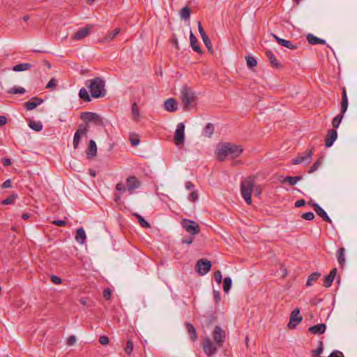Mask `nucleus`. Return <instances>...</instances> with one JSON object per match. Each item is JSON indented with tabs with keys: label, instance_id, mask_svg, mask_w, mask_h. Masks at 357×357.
Returning a JSON list of instances; mask_svg holds the SVG:
<instances>
[{
	"label": "nucleus",
	"instance_id": "obj_61",
	"mask_svg": "<svg viewBox=\"0 0 357 357\" xmlns=\"http://www.w3.org/2000/svg\"><path fill=\"white\" fill-rule=\"evenodd\" d=\"M12 186V182L10 179L5 181L2 185L3 188H8Z\"/></svg>",
	"mask_w": 357,
	"mask_h": 357
},
{
	"label": "nucleus",
	"instance_id": "obj_28",
	"mask_svg": "<svg viewBox=\"0 0 357 357\" xmlns=\"http://www.w3.org/2000/svg\"><path fill=\"white\" fill-rule=\"evenodd\" d=\"M86 238V236L84 229L82 227L77 229L75 234L76 241L80 244H83L85 242Z\"/></svg>",
	"mask_w": 357,
	"mask_h": 357
},
{
	"label": "nucleus",
	"instance_id": "obj_40",
	"mask_svg": "<svg viewBox=\"0 0 357 357\" xmlns=\"http://www.w3.org/2000/svg\"><path fill=\"white\" fill-rule=\"evenodd\" d=\"M231 278L229 277H226L223 280V291L227 294L231 287Z\"/></svg>",
	"mask_w": 357,
	"mask_h": 357
},
{
	"label": "nucleus",
	"instance_id": "obj_32",
	"mask_svg": "<svg viewBox=\"0 0 357 357\" xmlns=\"http://www.w3.org/2000/svg\"><path fill=\"white\" fill-rule=\"evenodd\" d=\"M337 257L339 264L342 267L345 263V249L344 248L338 249Z\"/></svg>",
	"mask_w": 357,
	"mask_h": 357
},
{
	"label": "nucleus",
	"instance_id": "obj_1",
	"mask_svg": "<svg viewBox=\"0 0 357 357\" xmlns=\"http://www.w3.org/2000/svg\"><path fill=\"white\" fill-rule=\"evenodd\" d=\"M242 152L243 149L240 146L229 142L219 145L216 149L217 158L220 161L225 160L228 155H231L232 158H236L239 156Z\"/></svg>",
	"mask_w": 357,
	"mask_h": 357
},
{
	"label": "nucleus",
	"instance_id": "obj_54",
	"mask_svg": "<svg viewBox=\"0 0 357 357\" xmlns=\"http://www.w3.org/2000/svg\"><path fill=\"white\" fill-rule=\"evenodd\" d=\"M102 295H103V297L106 299V300H109L111 298V295H112V291L109 288H106L103 290V292H102Z\"/></svg>",
	"mask_w": 357,
	"mask_h": 357
},
{
	"label": "nucleus",
	"instance_id": "obj_48",
	"mask_svg": "<svg viewBox=\"0 0 357 357\" xmlns=\"http://www.w3.org/2000/svg\"><path fill=\"white\" fill-rule=\"evenodd\" d=\"M120 33V29H115L112 31L109 32L107 35L109 40H113Z\"/></svg>",
	"mask_w": 357,
	"mask_h": 357
},
{
	"label": "nucleus",
	"instance_id": "obj_35",
	"mask_svg": "<svg viewBox=\"0 0 357 357\" xmlns=\"http://www.w3.org/2000/svg\"><path fill=\"white\" fill-rule=\"evenodd\" d=\"M29 126L36 132H40L43 130V124L40 121L31 120L29 122Z\"/></svg>",
	"mask_w": 357,
	"mask_h": 357
},
{
	"label": "nucleus",
	"instance_id": "obj_60",
	"mask_svg": "<svg viewBox=\"0 0 357 357\" xmlns=\"http://www.w3.org/2000/svg\"><path fill=\"white\" fill-rule=\"evenodd\" d=\"M213 297L215 303H218L220 300V294L218 291L213 290Z\"/></svg>",
	"mask_w": 357,
	"mask_h": 357
},
{
	"label": "nucleus",
	"instance_id": "obj_26",
	"mask_svg": "<svg viewBox=\"0 0 357 357\" xmlns=\"http://www.w3.org/2000/svg\"><path fill=\"white\" fill-rule=\"evenodd\" d=\"M185 328L188 331L190 340L192 342L196 341L198 339V335L194 326L190 323H186Z\"/></svg>",
	"mask_w": 357,
	"mask_h": 357
},
{
	"label": "nucleus",
	"instance_id": "obj_53",
	"mask_svg": "<svg viewBox=\"0 0 357 357\" xmlns=\"http://www.w3.org/2000/svg\"><path fill=\"white\" fill-rule=\"evenodd\" d=\"M116 190L121 192H125L127 190L126 185L122 183H119L116 185Z\"/></svg>",
	"mask_w": 357,
	"mask_h": 357
},
{
	"label": "nucleus",
	"instance_id": "obj_20",
	"mask_svg": "<svg viewBox=\"0 0 357 357\" xmlns=\"http://www.w3.org/2000/svg\"><path fill=\"white\" fill-rule=\"evenodd\" d=\"M272 36L279 45L284 46L287 48H289L290 50H296L297 48V45L293 44L291 41L280 38L275 34H272Z\"/></svg>",
	"mask_w": 357,
	"mask_h": 357
},
{
	"label": "nucleus",
	"instance_id": "obj_56",
	"mask_svg": "<svg viewBox=\"0 0 357 357\" xmlns=\"http://www.w3.org/2000/svg\"><path fill=\"white\" fill-rule=\"evenodd\" d=\"M99 342L102 345H107L109 343V338L105 335L100 336L99 338Z\"/></svg>",
	"mask_w": 357,
	"mask_h": 357
},
{
	"label": "nucleus",
	"instance_id": "obj_7",
	"mask_svg": "<svg viewBox=\"0 0 357 357\" xmlns=\"http://www.w3.org/2000/svg\"><path fill=\"white\" fill-rule=\"evenodd\" d=\"M80 117L86 123L92 122L97 126L103 125L102 118L96 113L84 112L81 114Z\"/></svg>",
	"mask_w": 357,
	"mask_h": 357
},
{
	"label": "nucleus",
	"instance_id": "obj_27",
	"mask_svg": "<svg viewBox=\"0 0 357 357\" xmlns=\"http://www.w3.org/2000/svg\"><path fill=\"white\" fill-rule=\"evenodd\" d=\"M97 153V146L93 140H90L89 143V147L87 151V158H91L96 155Z\"/></svg>",
	"mask_w": 357,
	"mask_h": 357
},
{
	"label": "nucleus",
	"instance_id": "obj_63",
	"mask_svg": "<svg viewBox=\"0 0 357 357\" xmlns=\"http://www.w3.org/2000/svg\"><path fill=\"white\" fill-rule=\"evenodd\" d=\"M2 164L5 166V167H8V166H10V164H11V161L9 158H3L2 159Z\"/></svg>",
	"mask_w": 357,
	"mask_h": 357
},
{
	"label": "nucleus",
	"instance_id": "obj_43",
	"mask_svg": "<svg viewBox=\"0 0 357 357\" xmlns=\"http://www.w3.org/2000/svg\"><path fill=\"white\" fill-rule=\"evenodd\" d=\"M245 60L247 63V66L250 68H252L253 67H255L257 64V60L255 58L251 56H246Z\"/></svg>",
	"mask_w": 357,
	"mask_h": 357
},
{
	"label": "nucleus",
	"instance_id": "obj_17",
	"mask_svg": "<svg viewBox=\"0 0 357 357\" xmlns=\"http://www.w3.org/2000/svg\"><path fill=\"white\" fill-rule=\"evenodd\" d=\"M198 30H199V32L200 33V36L202 38V40L205 45V46L206 47V48L208 49V50L209 52H213V46H212L211 39L208 37V36L205 33L204 28L200 22H198Z\"/></svg>",
	"mask_w": 357,
	"mask_h": 357
},
{
	"label": "nucleus",
	"instance_id": "obj_22",
	"mask_svg": "<svg viewBox=\"0 0 357 357\" xmlns=\"http://www.w3.org/2000/svg\"><path fill=\"white\" fill-rule=\"evenodd\" d=\"M165 109L169 112H173L177 110V102L174 98H169L164 102Z\"/></svg>",
	"mask_w": 357,
	"mask_h": 357
},
{
	"label": "nucleus",
	"instance_id": "obj_18",
	"mask_svg": "<svg viewBox=\"0 0 357 357\" xmlns=\"http://www.w3.org/2000/svg\"><path fill=\"white\" fill-rule=\"evenodd\" d=\"M312 207L316 213L323 218V220L329 224L332 223L331 219L328 217L326 212L317 203L312 204Z\"/></svg>",
	"mask_w": 357,
	"mask_h": 357
},
{
	"label": "nucleus",
	"instance_id": "obj_8",
	"mask_svg": "<svg viewBox=\"0 0 357 357\" xmlns=\"http://www.w3.org/2000/svg\"><path fill=\"white\" fill-rule=\"evenodd\" d=\"M312 154V150L307 149L305 151V152L298 154L295 158H294L292 160V164L298 165L303 163L307 165L311 162Z\"/></svg>",
	"mask_w": 357,
	"mask_h": 357
},
{
	"label": "nucleus",
	"instance_id": "obj_38",
	"mask_svg": "<svg viewBox=\"0 0 357 357\" xmlns=\"http://www.w3.org/2000/svg\"><path fill=\"white\" fill-rule=\"evenodd\" d=\"M324 351V343L322 341H319L318 344V347L316 349H313L311 351V355L313 357H317L320 356Z\"/></svg>",
	"mask_w": 357,
	"mask_h": 357
},
{
	"label": "nucleus",
	"instance_id": "obj_4",
	"mask_svg": "<svg viewBox=\"0 0 357 357\" xmlns=\"http://www.w3.org/2000/svg\"><path fill=\"white\" fill-rule=\"evenodd\" d=\"M255 185V177L248 176L241 183V194L245 202L250 205L252 204V193Z\"/></svg>",
	"mask_w": 357,
	"mask_h": 357
},
{
	"label": "nucleus",
	"instance_id": "obj_41",
	"mask_svg": "<svg viewBox=\"0 0 357 357\" xmlns=\"http://www.w3.org/2000/svg\"><path fill=\"white\" fill-rule=\"evenodd\" d=\"M79 96L81 99L86 102H90L91 100L90 96L89 95V93L85 88H82L79 90Z\"/></svg>",
	"mask_w": 357,
	"mask_h": 357
},
{
	"label": "nucleus",
	"instance_id": "obj_13",
	"mask_svg": "<svg viewBox=\"0 0 357 357\" xmlns=\"http://www.w3.org/2000/svg\"><path fill=\"white\" fill-rule=\"evenodd\" d=\"M88 132V128L81 124L79 126L77 131L75 132L73 137V148L75 149L78 148L79 144L80 142L81 138L86 135Z\"/></svg>",
	"mask_w": 357,
	"mask_h": 357
},
{
	"label": "nucleus",
	"instance_id": "obj_44",
	"mask_svg": "<svg viewBox=\"0 0 357 357\" xmlns=\"http://www.w3.org/2000/svg\"><path fill=\"white\" fill-rule=\"evenodd\" d=\"M17 198V195L13 193L9 197H8L6 199H3L2 201V204L4 205H8L12 204L14 203V201Z\"/></svg>",
	"mask_w": 357,
	"mask_h": 357
},
{
	"label": "nucleus",
	"instance_id": "obj_64",
	"mask_svg": "<svg viewBox=\"0 0 357 357\" xmlns=\"http://www.w3.org/2000/svg\"><path fill=\"white\" fill-rule=\"evenodd\" d=\"M130 143L132 146H135L139 144V139L137 137V138H131Z\"/></svg>",
	"mask_w": 357,
	"mask_h": 357
},
{
	"label": "nucleus",
	"instance_id": "obj_14",
	"mask_svg": "<svg viewBox=\"0 0 357 357\" xmlns=\"http://www.w3.org/2000/svg\"><path fill=\"white\" fill-rule=\"evenodd\" d=\"M185 125L183 123H178L175 131L174 141L176 145L183 144L185 139Z\"/></svg>",
	"mask_w": 357,
	"mask_h": 357
},
{
	"label": "nucleus",
	"instance_id": "obj_42",
	"mask_svg": "<svg viewBox=\"0 0 357 357\" xmlns=\"http://www.w3.org/2000/svg\"><path fill=\"white\" fill-rule=\"evenodd\" d=\"M191 10L189 7L185 6L181 10L180 15L181 19L188 20L190 17Z\"/></svg>",
	"mask_w": 357,
	"mask_h": 357
},
{
	"label": "nucleus",
	"instance_id": "obj_37",
	"mask_svg": "<svg viewBox=\"0 0 357 357\" xmlns=\"http://www.w3.org/2000/svg\"><path fill=\"white\" fill-rule=\"evenodd\" d=\"M320 275L321 274L318 272H314L310 274L307 280L306 286L312 285V284L318 280Z\"/></svg>",
	"mask_w": 357,
	"mask_h": 357
},
{
	"label": "nucleus",
	"instance_id": "obj_45",
	"mask_svg": "<svg viewBox=\"0 0 357 357\" xmlns=\"http://www.w3.org/2000/svg\"><path fill=\"white\" fill-rule=\"evenodd\" d=\"M135 215L137 218L138 222L142 227L149 228L151 227L150 224L146 220H145L144 218L142 217L140 215L136 213L135 214Z\"/></svg>",
	"mask_w": 357,
	"mask_h": 357
},
{
	"label": "nucleus",
	"instance_id": "obj_62",
	"mask_svg": "<svg viewBox=\"0 0 357 357\" xmlns=\"http://www.w3.org/2000/svg\"><path fill=\"white\" fill-rule=\"evenodd\" d=\"M305 205V201L304 199H300L296 202L295 206L297 208L303 206Z\"/></svg>",
	"mask_w": 357,
	"mask_h": 357
},
{
	"label": "nucleus",
	"instance_id": "obj_34",
	"mask_svg": "<svg viewBox=\"0 0 357 357\" xmlns=\"http://www.w3.org/2000/svg\"><path fill=\"white\" fill-rule=\"evenodd\" d=\"M31 68V65L29 63H22L15 66L13 70L15 72H20L29 70Z\"/></svg>",
	"mask_w": 357,
	"mask_h": 357
},
{
	"label": "nucleus",
	"instance_id": "obj_23",
	"mask_svg": "<svg viewBox=\"0 0 357 357\" xmlns=\"http://www.w3.org/2000/svg\"><path fill=\"white\" fill-rule=\"evenodd\" d=\"M266 56L273 67L275 68H280L282 67L281 63L277 60L275 56L271 51H266Z\"/></svg>",
	"mask_w": 357,
	"mask_h": 357
},
{
	"label": "nucleus",
	"instance_id": "obj_58",
	"mask_svg": "<svg viewBox=\"0 0 357 357\" xmlns=\"http://www.w3.org/2000/svg\"><path fill=\"white\" fill-rule=\"evenodd\" d=\"M76 342V338L74 335H70L67 340V344L68 346L73 345Z\"/></svg>",
	"mask_w": 357,
	"mask_h": 357
},
{
	"label": "nucleus",
	"instance_id": "obj_16",
	"mask_svg": "<svg viewBox=\"0 0 357 357\" xmlns=\"http://www.w3.org/2000/svg\"><path fill=\"white\" fill-rule=\"evenodd\" d=\"M302 317L300 316L299 309H294L290 314V320L288 324L289 328H294L302 321Z\"/></svg>",
	"mask_w": 357,
	"mask_h": 357
},
{
	"label": "nucleus",
	"instance_id": "obj_33",
	"mask_svg": "<svg viewBox=\"0 0 357 357\" xmlns=\"http://www.w3.org/2000/svg\"><path fill=\"white\" fill-rule=\"evenodd\" d=\"M131 112L132 115V119L135 121H139L140 119V113L139 109L138 108V106L136 102L132 103V107H131Z\"/></svg>",
	"mask_w": 357,
	"mask_h": 357
},
{
	"label": "nucleus",
	"instance_id": "obj_12",
	"mask_svg": "<svg viewBox=\"0 0 357 357\" xmlns=\"http://www.w3.org/2000/svg\"><path fill=\"white\" fill-rule=\"evenodd\" d=\"M211 263L207 259H199L196 264V271L200 275H204L211 269Z\"/></svg>",
	"mask_w": 357,
	"mask_h": 357
},
{
	"label": "nucleus",
	"instance_id": "obj_31",
	"mask_svg": "<svg viewBox=\"0 0 357 357\" xmlns=\"http://www.w3.org/2000/svg\"><path fill=\"white\" fill-rule=\"evenodd\" d=\"M303 176H286L281 182L284 183L287 182L290 185H294L299 181L302 180Z\"/></svg>",
	"mask_w": 357,
	"mask_h": 357
},
{
	"label": "nucleus",
	"instance_id": "obj_57",
	"mask_svg": "<svg viewBox=\"0 0 357 357\" xmlns=\"http://www.w3.org/2000/svg\"><path fill=\"white\" fill-rule=\"evenodd\" d=\"M193 240H194V238H193V236H190L188 238H183L181 240V242L183 244L190 245V244L192 243Z\"/></svg>",
	"mask_w": 357,
	"mask_h": 357
},
{
	"label": "nucleus",
	"instance_id": "obj_21",
	"mask_svg": "<svg viewBox=\"0 0 357 357\" xmlns=\"http://www.w3.org/2000/svg\"><path fill=\"white\" fill-rule=\"evenodd\" d=\"M43 102V99L34 97L30 101L24 102V107L27 110H32Z\"/></svg>",
	"mask_w": 357,
	"mask_h": 357
},
{
	"label": "nucleus",
	"instance_id": "obj_51",
	"mask_svg": "<svg viewBox=\"0 0 357 357\" xmlns=\"http://www.w3.org/2000/svg\"><path fill=\"white\" fill-rule=\"evenodd\" d=\"M198 197H199V196H198L197 192V191H192L189 195L188 199L190 202H196L198 199Z\"/></svg>",
	"mask_w": 357,
	"mask_h": 357
},
{
	"label": "nucleus",
	"instance_id": "obj_52",
	"mask_svg": "<svg viewBox=\"0 0 357 357\" xmlns=\"http://www.w3.org/2000/svg\"><path fill=\"white\" fill-rule=\"evenodd\" d=\"M301 217L306 220H312L314 218V215L312 212H307L303 213Z\"/></svg>",
	"mask_w": 357,
	"mask_h": 357
},
{
	"label": "nucleus",
	"instance_id": "obj_55",
	"mask_svg": "<svg viewBox=\"0 0 357 357\" xmlns=\"http://www.w3.org/2000/svg\"><path fill=\"white\" fill-rule=\"evenodd\" d=\"M51 281L55 284H59L61 283L62 282V280L60 277L57 276V275H52L51 276Z\"/></svg>",
	"mask_w": 357,
	"mask_h": 357
},
{
	"label": "nucleus",
	"instance_id": "obj_5",
	"mask_svg": "<svg viewBox=\"0 0 357 357\" xmlns=\"http://www.w3.org/2000/svg\"><path fill=\"white\" fill-rule=\"evenodd\" d=\"M348 107V98L347 95L346 89L344 87L342 89V102H341V113L338 115H337L335 117L333 118L332 121V126L333 127V129L336 130L343 118L344 114L346 112Z\"/></svg>",
	"mask_w": 357,
	"mask_h": 357
},
{
	"label": "nucleus",
	"instance_id": "obj_29",
	"mask_svg": "<svg viewBox=\"0 0 357 357\" xmlns=\"http://www.w3.org/2000/svg\"><path fill=\"white\" fill-rule=\"evenodd\" d=\"M190 46L192 48V50L198 53H202V51L200 48V47L197 45V39L193 34L192 31H190Z\"/></svg>",
	"mask_w": 357,
	"mask_h": 357
},
{
	"label": "nucleus",
	"instance_id": "obj_15",
	"mask_svg": "<svg viewBox=\"0 0 357 357\" xmlns=\"http://www.w3.org/2000/svg\"><path fill=\"white\" fill-rule=\"evenodd\" d=\"M93 27V24H87L86 26L79 29L73 36V39L75 40H79L86 38L87 36L89 35Z\"/></svg>",
	"mask_w": 357,
	"mask_h": 357
},
{
	"label": "nucleus",
	"instance_id": "obj_39",
	"mask_svg": "<svg viewBox=\"0 0 357 357\" xmlns=\"http://www.w3.org/2000/svg\"><path fill=\"white\" fill-rule=\"evenodd\" d=\"M25 92V89L21 86H13L7 91L10 94H24Z\"/></svg>",
	"mask_w": 357,
	"mask_h": 357
},
{
	"label": "nucleus",
	"instance_id": "obj_9",
	"mask_svg": "<svg viewBox=\"0 0 357 357\" xmlns=\"http://www.w3.org/2000/svg\"><path fill=\"white\" fill-rule=\"evenodd\" d=\"M218 346L215 344L209 337L204 338L203 341V350L208 356H212L216 354Z\"/></svg>",
	"mask_w": 357,
	"mask_h": 357
},
{
	"label": "nucleus",
	"instance_id": "obj_2",
	"mask_svg": "<svg viewBox=\"0 0 357 357\" xmlns=\"http://www.w3.org/2000/svg\"><path fill=\"white\" fill-rule=\"evenodd\" d=\"M86 86L89 89L91 96L94 98L105 97L107 91L105 89V82L102 77H96L88 79L85 82Z\"/></svg>",
	"mask_w": 357,
	"mask_h": 357
},
{
	"label": "nucleus",
	"instance_id": "obj_6",
	"mask_svg": "<svg viewBox=\"0 0 357 357\" xmlns=\"http://www.w3.org/2000/svg\"><path fill=\"white\" fill-rule=\"evenodd\" d=\"M181 225L185 231L191 236H195L200 232L199 225L194 220L183 218L181 220Z\"/></svg>",
	"mask_w": 357,
	"mask_h": 357
},
{
	"label": "nucleus",
	"instance_id": "obj_49",
	"mask_svg": "<svg viewBox=\"0 0 357 357\" xmlns=\"http://www.w3.org/2000/svg\"><path fill=\"white\" fill-rule=\"evenodd\" d=\"M214 280H215V282L218 284H220L222 282V273L220 271H216L215 273H214Z\"/></svg>",
	"mask_w": 357,
	"mask_h": 357
},
{
	"label": "nucleus",
	"instance_id": "obj_59",
	"mask_svg": "<svg viewBox=\"0 0 357 357\" xmlns=\"http://www.w3.org/2000/svg\"><path fill=\"white\" fill-rule=\"evenodd\" d=\"M52 223L58 227H64L66 225V222L61 220H54Z\"/></svg>",
	"mask_w": 357,
	"mask_h": 357
},
{
	"label": "nucleus",
	"instance_id": "obj_11",
	"mask_svg": "<svg viewBox=\"0 0 357 357\" xmlns=\"http://www.w3.org/2000/svg\"><path fill=\"white\" fill-rule=\"evenodd\" d=\"M140 185L141 182L136 176H132L126 178V185L129 195H132Z\"/></svg>",
	"mask_w": 357,
	"mask_h": 357
},
{
	"label": "nucleus",
	"instance_id": "obj_46",
	"mask_svg": "<svg viewBox=\"0 0 357 357\" xmlns=\"http://www.w3.org/2000/svg\"><path fill=\"white\" fill-rule=\"evenodd\" d=\"M322 162V159L321 158H319L312 165V167L310 168L309 171H308V173L309 174H312L314 172H315L318 168L321 165Z\"/></svg>",
	"mask_w": 357,
	"mask_h": 357
},
{
	"label": "nucleus",
	"instance_id": "obj_10",
	"mask_svg": "<svg viewBox=\"0 0 357 357\" xmlns=\"http://www.w3.org/2000/svg\"><path fill=\"white\" fill-rule=\"evenodd\" d=\"M213 336L216 345L218 347H222L225 341V332L220 326H216L213 332Z\"/></svg>",
	"mask_w": 357,
	"mask_h": 357
},
{
	"label": "nucleus",
	"instance_id": "obj_50",
	"mask_svg": "<svg viewBox=\"0 0 357 357\" xmlns=\"http://www.w3.org/2000/svg\"><path fill=\"white\" fill-rule=\"evenodd\" d=\"M56 84H57L56 79L53 77L49 81V82L47 83V84L46 86V88L49 89H52L56 86Z\"/></svg>",
	"mask_w": 357,
	"mask_h": 357
},
{
	"label": "nucleus",
	"instance_id": "obj_36",
	"mask_svg": "<svg viewBox=\"0 0 357 357\" xmlns=\"http://www.w3.org/2000/svg\"><path fill=\"white\" fill-rule=\"evenodd\" d=\"M213 132H214V126H213V124H212L211 123H208L206 124V126H205V128L204 129L203 135L205 137H211L212 136Z\"/></svg>",
	"mask_w": 357,
	"mask_h": 357
},
{
	"label": "nucleus",
	"instance_id": "obj_47",
	"mask_svg": "<svg viewBox=\"0 0 357 357\" xmlns=\"http://www.w3.org/2000/svg\"><path fill=\"white\" fill-rule=\"evenodd\" d=\"M133 350V343L131 340H128L126 343V346L125 348V352L128 355H130Z\"/></svg>",
	"mask_w": 357,
	"mask_h": 357
},
{
	"label": "nucleus",
	"instance_id": "obj_25",
	"mask_svg": "<svg viewBox=\"0 0 357 357\" xmlns=\"http://www.w3.org/2000/svg\"><path fill=\"white\" fill-rule=\"evenodd\" d=\"M326 325L324 324H319L312 326L308 328L309 332L314 335H321L324 333L326 331Z\"/></svg>",
	"mask_w": 357,
	"mask_h": 357
},
{
	"label": "nucleus",
	"instance_id": "obj_24",
	"mask_svg": "<svg viewBox=\"0 0 357 357\" xmlns=\"http://www.w3.org/2000/svg\"><path fill=\"white\" fill-rule=\"evenodd\" d=\"M336 274L337 268H334L331 271L330 273L324 278V286L326 287H331V284H333V282L335 279Z\"/></svg>",
	"mask_w": 357,
	"mask_h": 357
},
{
	"label": "nucleus",
	"instance_id": "obj_19",
	"mask_svg": "<svg viewBox=\"0 0 357 357\" xmlns=\"http://www.w3.org/2000/svg\"><path fill=\"white\" fill-rule=\"evenodd\" d=\"M337 133L336 130L331 129L328 130L326 139H325V145L326 147H331L334 142L337 139Z\"/></svg>",
	"mask_w": 357,
	"mask_h": 357
},
{
	"label": "nucleus",
	"instance_id": "obj_30",
	"mask_svg": "<svg viewBox=\"0 0 357 357\" xmlns=\"http://www.w3.org/2000/svg\"><path fill=\"white\" fill-rule=\"evenodd\" d=\"M307 40L311 45L326 44L325 40L321 39L311 33L307 36Z\"/></svg>",
	"mask_w": 357,
	"mask_h": 357
},
{
	"label": "nucleus",
	"instance_id": "obj_3",
	"mask_svg": "<svg viewBox=\"0 0 357 357\" xmlns=\"http://www.w3.org/2000/svg\"><path fill=\"white\" fill-rule=\"evenodd\" d=\"M181 99L185 111L192 109L197 105V97L192 89L188 86H184L182 88Z\"/></svg>",
	"mask_w": 357,
	"mask_h": 357
}]
</instances>
